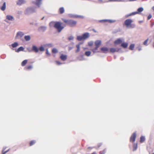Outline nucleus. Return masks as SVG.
Returning <instances> with one entry per match:
<instances>
[{"label": "nucleus", "instance_id": "48", "mask_svg": "<svg viewBox=\"0 0 154 154\" xmlns=\"http://www.w3.org/2000/svg\"><path fill=\"white\" fill-rule=\"evenodd\" d=\"M97 154V152H94L91 154Z\"/></svg>", "mask_w": 154, "mask_h": 154}, {"label": "nucleus", "instance_id": "16", "mask_svg": "<svg viewBox=\"0 0 154 154\" xmlns=\"http://www.w3.org/2000/svg\"><path fill=\"white\" fill-rule=\"evenodd\" d=\"M65 10L63 7L60 8L59 10V13L60 14H63Z\"/></svg>", "mask_w": 154, "mask_h": 154}, {"label": "nucleus", "instance_id": "11", "mask_svg": "<svg viewBox=\"0 0 154 154\" xmlns=\"http://www.w3.org/2000/svg\"><path fill=\"white\" fill-rule=\"evenodd\" d=\"M25 2L26 1L24 0H18L17 2V4L18 5H20Z\"/></svg>", "mask_w": 154, "mask_h": 154}, {"label": "nucleus", "instance_id": "34", "mask_svg": "<svg viewBox=\"0 0 154 154\" xmlns=\"http://www.w3.org/2000/svg\"><path fill=\"white\" fill-rule=\"evenodd\" d=\"M32 66L31 65L28 66H26L25 69L26 70H29L32 69Z\"/></svg>", "mask_w": 154, "mask_h": 154}, {"label": "nucleus", "instance_id": "8", "mask_svg": "<svg viewBox=\"0 0 154 154\" xmlns=\"http://www.w3.org/2000/svg\"><path fill=\"white\" fill-rule=\"evenodd\" d=\"M32 50L35 53H37L38 52V48L35 46L33 45L32 48Z\"/></svg>", "mask_w": 154, "mask_h": 154}, {"label": "nucleus", "instance_id": "51", "mask_svg": "<svg viewBox=\"0 0 154 154\" xmlns=\"http://www.w3.org/2000/svg\"><path fill=\"white\" fill-rule=\"evenodd\" d=\"M152 154H154V153H152Z\"/></svg>", "mask_w": 154, "mask_h": 154}, {"label": "nucleus", "instance_id": "15", "mask_svg": "<svg viewBox=\"0 0 154 154\" xmlns=\"http://www.w3.org/2000/svg\"><path fill=\"white\" fill-rule=\"evenodd\" d=\"M83 39H86L89 37V34L88 32H86L82 35Z\"/></svg>", "mask_w": 154, "mask_h": 154}, {"label": "nucleus", "instance_id": "3", "mask_svg": "<svg viewBox=\"0 0 154 154\" xmlns=\"http://www.w3.org/2000/svg\"><path fill=\"white\" fill-rule=\"evenodd\" d=\"M136 132H134L131 136L130 139V141L131 142L133 143L135 142L136 137Z\"/></svg>", "mask_w": 154, "mask_h": 154}, {"label": "nucleus", "instance_id": "27", "mask_svg": "<svg viewBox=\"0 0 154 154\" xmlns=\"http://www.w3.org/2000/svg\"><path fill=\"white\" fill-rule=\"evenodd\" d=\"M5 8H6V4H5V2L4 3L3 6L1 8V9L2 10L4 11L5 9Z\"/></svg>", "mask_w": 154, "mask_h": 154}, {"label": "nucleus", "instance_id": "30", "mask_svg": "<svg viewBox=\"0 0 154 154\" xmlns=\"http://www.w3.org/2000/svg\"><path fill=\"white\" fill-rule=\"evenodd\" d=\"M137 13H136V12H132L131 14H128L126 16V17H129V16H132L133 15H135V14H136Z\"/></svg>", "mask_w": 154, "mask_h": 154}, {"label": "nucleus", "instance_id": "17", "mask_svg": "<svg viewBox=\"0 0 154 154\" xmlns=\"http://www.w3.org/2000/svg\"><path fill=\"white\" fill-rule=\"evenodd\" d=\"M128 45V44L127 42H124L121 44V46L124 48H126Z\"/></svg>", "mask_w": 154, "mask_h": 154}, {"label": "nucleus", "instance_id": "6", "mask_svg": "<svg viewBox=\"0 0 154 154\" xmlns=\"http://www.w3.org/2000/svg\"><path fill=\"white\" fill-rule=\"evenodd\" d=\"M24 35V34L21 32H17L16 36L15 37V38L17 39L18 37L21 38Z\"/></svg>", "mask_w": 154, "mask_h": 154}, {"label": "nucleus", "instance_id": "36", "mask_svg": "<svg viewBox=\"0 0 154 154\" xmlns=\"http://www.w3.org/2000/svg\"><path fill=\"white\" fill-rule=\"evenodd\" d=\"M134 45L133 44H131L129 46V49L132 50H133L134 48Z\"/></svg>", "mask_w": 154, "mask_h": 154}, {"label": "nucleus", "instance_id": "38", "mask_svg": "<svg viewBox=\"0 0 154 154\" xmlns=\"http://www.w3.org/2000/svg\"><path fill=\"white\" fill-rule=\"evenodd\" d=\"M24 49V48L22 47H20L17 50V52H19L20 51H23Z\"/></svg>", "mask_w": 154, "mask_h": 154}, {"label": "nucleus", "instance_id": "7", "mask_svg": "<svg viewBox=\"0 0 154 154\" xmlns=\"http://www.w3.org/2000/svg\"><path fill=\"white\" fill-rule=\"evenodd\" d=\"M122 41L121 38H119L116 40L114 42V44L115 45L119 44L122 43Z\"/></svg>", "mask_w": 154, "mask_h": 154}, {"label": "nucleus", "instance_id": "12", "mask_svg": "<svg viewBox=\"0 0 154 154\" xmlns=\"http://www.w3.org/2000/svg\"><path fill=\"white\" fill-rule=\"evenodd\" d=\"M42 0H36L35 2H33V3L37 5V6L39 7L40 5H41V2Z\"/></svg>", "mask_w": 154, "mask_h": 154}, {"label": "nucleus", "instance_id": "40", "mask_svg": "<svg viewBox=\"0 0 154 154\" xmlns=\"http://www.w3.org/2000/svg\"><path fill=\"white\" fill-rule=\"evenodd\" d=\"M149 38H148L143 42V44L145 45H147V42Z\"/></svg>", "mask_w": 154, "mask_h": 154}, {"label": "nucleus", "instance_id": "25", "mask_svg": "<svg viewBox=\"0 0 154 154\" xmlns=\"http://www.w3.org/2000/svg\"><path fill=\"white\" fill-rule=\"evenodd\" d=\"M133 151L136 150L137 148V143L134 144H133Z\"/></svg>", "mask_w": 154, "mask_h": 154}, {"label": "nucleus", "instance_id": "46", "mask_svg": "<svg viewBox=\"0 0 154 154\" xmlns=\"http://www.w3.org/2000/svg\"><path fill=\"white\" fill-rule=\"evenodd\" d=\"M46 53L48 55H50V54L49 53L48 51V49H47L46 50Z\"/></svg>", "mask_w": 154, "mask_h": 154}, {"label": "nucleus", "instance_id": "33", "mask_svg": "<svg viewBox=\"0 0 154 154\" xmlns=\"http://www.w3.org/2000/svg\"><path fill=\"white\" fill-rule=\"evenodd\" d=\"M91 52L90 51H86L85 53V54L87 56H89L90 55Z\"/></svg>", "mask_w": 154, "mask_h": 154}, {"label": "nucleus", "instance_id": "32", "mask_svg": "<svg viewBox=\"0 0 154 154\" xmlns=\"http://www.w3.org/2000/svg\"><path fill=\"white\" fill-rule=\"evenodd\" d=\"M77 39L79 41L83 40L82 36H79L77 37Z\"/></svg>", "mask_w": 154, "mask_h": 154}, {"label": "nucleus", "instance_id": "29", "mask_svg": "<svg viewBox=\"0 0 154 154\" xmlns=\"http://www.w3.org/2000/svg\"><path fill=\"white\" fill-rule=\"evenodd\" d=\"M6 18L8 20H12L13 17L11 16L8 15L6 16Z\"/></svg>", "mask_w": 154, "mask_h": 154}, {"label": "nucleus", "instance_id": "42", "mask_svg": "<svg viewBox=\"0 0 154 154\" xmlns=\"http://www.w3.org/2000/svg\"><path fill=\"white\" fill-rule=\"evenodd\" d=\"M73 39V37L72 36H70L68 37V39L69 40H72Z\"/></svg>", "mask_w": 154, "mask_h": 154}, {"label": "nucleus", "instance_id": "23", "mask_svg": "<svg viewBox=\"0 0 154 154\" xmlns=\"http://www.w3.org/2000/svg\"><path fill=\"white\" fill-rule=\"evenodd\" d=\"M143 8H142L140 7L138 9L137 11L135 12H134L137 13H136L137 14L139 13V12H142L143 11Z\"/></svg>", "mask_w": 154, "mask_h": 154}, {"label": "nucleus", "instance_id": "45", "mask_svg": "<svg viewBox=\"0 0 154 154\" xmlns=\"http://www.w3.org/2000/svg\"><path fill=\"white\" fill-rule=\"evenodd\" d=\"M88 45L90 46H91L93 45V42H89L88 43Z\"/></svg>", "mask_w": 154, "mask_h": 154}, {"label": "nucleus", "instance_id": "44", "mask_svg": "<svg viewBox=\"0 0 154 154\" xmlns=\"http://www.w3.org/2000/svg\"><path fill=\"white\" fill-rule=\"evenodd\" d=\"M152 17V16L151 14H149L148 15L147 17V19L149 20Z\"/></svg>", "mask_w": 154, "mask_h": 154}, {"label": "nucleus", "instance_id": "24", "mask_svg": "<svg viewBox=\"0 0 154 154\" xmlns=\"http://www.w3.org/2000/svg\"><path fill=\"white\" fill-rule=\"evenodd\" d=\"M145 140V137L144 136H142L140 137V142L141 143H142Z\"/></svg>", "mask_w": 154, "mask_h": 154}, {"label": "nucleus", "instance_id": "1", "mask_svg": "<svg viewBox=\"0 0 154 154\" xmlns=\"http://www.w3.org/2000/svg\"><path fill=\"white\" fill-rule=\"evenodd\" d=\"M62 23L60 22H56L55 23L54 27L57 29L58 32H60L66 26H62Z\"/></svg>", "mask_w": 154, "mask_h": 154}, {"label": "nucleus", "instance_id": "22", "mask_svg": "<svg viewBox=\"0 0 154 154\" xmlns=\"http://www.w3.org/2000/svg\"><path fill=\"white\" fill-rule=\"evenodd\" d=\"M24 38L26 41H28L30 40L31 37L29 35H25L24 36Z\"/></svg>", "mask_w": 154, "mask_h": 154}, {"label": "nucleus", "instance_id": "37", "mask_svg": "<svg viewBox=\"0 0 154 154\" xmlns=\"http://www.w3.org/2000/svg\"><path fill=\"white\" fill-rule=\"evenodd\" d=\"M18 45V44L17 43L15 42L14 43L12 44V46L13 48H15L16 47H17V46Z\"/></svg>", "mask_w": 154, "mask_h": 154}, {"label": "nucleus", "instance_id": "2", "mask_svg": "<svg viewBox=\"0 0 154 154\" xmlns=\"http://www.w3.org/2000/svg\"><path fill=\"white\" fill-rule=\"evenodd\" d=\"M133 21L131 19H128L126 20L124 22L125 25L127 27L132 28L131 23Z\"/></svg>", "mask_w": 154, "mask_h": 154}, {"label": "nucleus", "instance_id": "19", "mask_svg": "<svg viewBox=\"0 0 154 154\" xmlns=\"http://www.w3.org/2000/svg\"><path fill=\"white\" fill-rule=\"evenodd\" d=\"M81 45V44H79L76 45V47L77 48V49L75 51L76 53H78L80 51V45Z\"/></svg>", "mask_w": 154, "mask_h": 154}, {"label": "nucleus", "instance_id": "20", "mask_svg": "<svg viewBox=\"0 0 154 154\" xmlns=\"http://www.w3.org/2000/svg\"><path fill=\"white\" fill-rule=\"evenodd\" d=\"M28 62V60H25L21 63V65L22 66H25Z\"/></svg>", "mask_w": 154, "mask_h": 154}, {"label": "nucleus", "instance_id": "10", "mask_svg": "<svg viewBox=\"0 0 154 154\" xmlns=\"http://www.w3.org/2000/svg\"><path fill=\"white\" fill-rule=\"evenodd\" d=\"M101 51L103 53H106L108 51L109 49L106 47L101 48L100 49Z\"/></svg>", "mask_w": 154, "mask_h": 154}, {"label": "nucleus", "instance_id": "50", "mask_svg": "<svg viewBox=\"0 0 154 154\" xmlns=\"http://www.w3.org/2000/svg\"><path fill=\"white\" fill-rule=\"evenodd\" d=\"M152 9L154 11V6H153L152 7Z\"/></svg>", "mask_w": 154, "mask_h": 154}, {"label": "nucleus", "instance_id": "18", "mask_svg": "<svg viewBox=\"0 0 154 154\" xmlns=\"http://www.w3.org/2000/svg\"><path fill=\"white\" fill-rule=\"evenodd\" d=\"M62 20L63 21V22L64 23H65L66 24H67L69 25L70 20H67L64 19H62Z\"/></svg>", "mask_w": 154, "mask_h": 154}, {"label": "nucleus", "instance_id": "49", "mask_svg": "<svg viewBox=\"0 0 154 154\" xmlns=\"http://www.w3.org/2000/svg\"><path fill=\"white\" fill-rule=\"evenodd\" d=\"M72 48H71V47H69V50H71Z\"/></svg>", "mask_w": 154, "mask_h": 154}, {"label": "nucleus", "instance_id": "5", "mask_svg": "<svg viewBox=\"0 0 154 154\" xmlns=\"http://www.w3.org/2000/svg\"><path fill=\"white\" fill-rule=\"evenodd\" d=\"M76 23L77 22L76 21L70 20L69 26L71 27L74 26L76 25Z\"/></svg>", "mask_w": 154, "mask_h": 154}, {"label": "nucleus", "instance_id": "21", "mask_svg": "<svg viewBox=\"0 0 154 154\" xmlns=\"http://www.w3.org/2000/svg\"><path fill=\"white\" fill-rule=\"evenodd\" d=\"M46 28L45 26H42L40 27L39 29L40 31H42L43 32L46 29Z\"/></svg>", "mask_w": 154, "mask_h": 154}, {"label": "nucleus", "instance_id": "14", "mask_svg": "<svg viewBox=\"0 0 154 154\" xmlns=\"http://www.w3.org/2000/svg\"><path fill=\"white\" fill-rule=\"evenodd\" d=\"M119 50V49H116L113 48H111L110 49V52L111 53H114L115 52H118Z\"/></svg>", "mask_w": 154, "mask_h": 154}, {"label": "nucleus", "instance_id": "47", "mask_svg": "<svg viewBox=\"0 0 154 154\" xmlns=\"http://www.w3.org/2000/svg\"><path fill=\"white\" fill-rule=\"evenodd\" d=\"M102 145V143H99L97 145V147H98L99 148Z\"/></svg>", "mask_w": 154, "mask_h": 154}, {"label": "nucleus", "instance_id": "43", "mask_svg": "<svg viewBox=\"0 0 154 154\" xmlns=\"http://www.w3.org/2000/svg\"><path fill=\"white\" fill-rule=\"evenodd\" d=\"M56 63H57V64L58 65H60V64H62V63H61V62H60L59 61H56Z\"/></svg>", "mask_w": 154, "mask_h": 154}, {"label": "nucleus", "instance_id": "13", "mask_svg": "<svg viewBox=\"0 0 154 154\" xmlns=\"http://www.w3.org/2000/svg\"><path fill=\"white\" fill-rule=\"evenodd\" d=\"M60 58L62 60L64 61L66 60L67 58V56L66 55L62 54L60 56Z\"/></svg>", "mask_w": 154, "mask_h": 154}, {"label": "nucleus", "instance_id": "26", "mask_svg": "<svg viewBox=\"0 0 154 154\" xmlns=\"http://www.w3.org/2000/svg\"><path fill=\"white\" fill-rule=\"evenodd\" d=\"M36 143V141L35 140H32L30 141L29 143V146H31L34 145L35 143Z\"/></svg>", "mask_w": 154, "mask_h": 154}, {"label": "nucleus", "instance_id": "41", "mask_svg": "<svg viewBox=\"0 0 154 154\" xmlns=\"http://www.w3.org/2000/svg\"><path fill=\"white\" fill-rule=\"evenodd\" d=\"M106 153V149H104L103 150L100 151L99 152L100 154H105Z\"/></svg>", "mask_w": 154, "mask_h": 154}, {"label": "nucleus", "instance_id": "35", "mask_svg": "<svg viewBox=\"0 0 154 154\" xmlns=\"http://www.w3.org/2000/svg\"><path fill=\"white\" fill-rule=\"evenodd\" d=\"M58 52L57 50L55 48H54L52 50V52L53 53L56 54Z\"/></svg>", "mask_w": 154, "mask_h": 154}, {"label": "nucleus", "instance_id": "31", "mask_svg": "<svg viewBox=\"0 0 154 154\" xmlns=\"http://www.w3.org/2000/svg\"><path fill=\"white\" fill-rule=\"evenodd\" d=\"M5 148H4L2 151V154H5L7 152H8L10 150V149H8V150H5Z\"/></svg>", "mask_w": 154, "mask_h": 154}, {"label": "nucleus", "instance_id": "28", "mask_svg": "<svg viewBox=\"0 0 154 154\" xmlns=\"http://www.w3.org/2000/svg\"><path fill=\"white\" fill-rule=\"evenodd\" d=\"M99 47L96 46V47L92 49V51L94 53L99 52V51H97Z\"/></svg>", "mask_w": 154, "mask_h": 154}, {"label": "nucleus", "instance_id": "4", "mask_svg": "<svg viewBox=\"0 0 154 154\" xmlns=\"http://www.w3.org/2000/svg\"><path fill=\"white\" fill-rule=\"evenodd\" d=\"M35 11V9L32 8H29L27 9L26 10V14H29L33 13Z\"/></svg>", "mask_w": 154, "mask_h": 154}, {"label": "nucleus", "instance_id": "39", "mask_svg": "<svg viewBox=\"0 0 154 154\" xmlns=\"http://www.w3.org/2000/svg\"><path fill=\"white\" fill-rule=\"evenodd\" d=\"M38 49L40 51H42L44 50V48L43 47L41 46Z\"/></svg>", "mask_w": 154, "mask_h": 154}, {"label": "nucleus", "instance_id": "9", "mask_svg": "<svg viewBox=\"0 0 154 154\" xmlns=\"http://www.w3.org/2000/svg\"><path fill=\"white\" fill-rule=\"evenodd\" d=\"M101 44V42L100 40H97L95 41V46L97 47H99Z\"/></svg>", "mask_w": 154, "mask_h": 154}]
</instances>
